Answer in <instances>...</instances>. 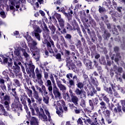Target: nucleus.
<instances>
[{"label":"nucleus","instance_id":"obj_1","mask_svg":"<svg viewBox=\"0 0 125 125\" xmlns=\"http://www.w3.org/2000/svg\"><path fill=\"white\" fill-rule=\"evenodd\" d=\"M21 47H15V51H14V55L15 57L14 58V64L15 66H13V69L14 70V72L17 74V73H19L20 72V65H21V62H20V60H21V53L22 51L23 56H24L25 58H29V54L27 53V52H30V49L28 47L27 45H26V43H22ZM26 51L27 52H26Z\"/></svg>","mask_w":125,"mask_h":125},{"label":"nucleus","instance_id":"obj_2","mask_svg":"<svg viewBox=\"0 0 125 125\" xmlns=\"http://www.w3.org/2000/svg\"><path fill=\"white\" fill-rule=\"evenodd\" d=\"M26 39L28 46L31 51V54L33 56L36 61L40 60V49L38 48V42L34 40L33 38L26 32V36H24Z\"/></svg>","mask_w":125,"mask_h":125},{"label":"nucleus","instance_id":"obj_3","mask_svg":"<svg viewBox=\"0 0 125 125\" xmlns=\"http://www.w3.org/2000/svg\"><path fill=\"white\" fill-rule=\"evenodd\" d=\"M2 59H0V62L2 65H6L8 67H12V59L14 60L15 55L13 56V52H9L6 55L1 56Z\"/></svg>","mask_w":125,"mask_h":125},{"label":"nucleus","instance_id":"obj_4","mask_svg":"<svg viewBox=\"0 0 125 125\" xmlns=\"http://www.w3.org/2000/svg\"><path fill=\"white\" fill-rule=\"evenodd\" d=\"M12 92L10 94L14 97V102L12 104L11 107L13 111H15L18 110V105H19V97L16 92V88H12Z\"/></svg>","mask_w":125,"mask_h":125},{"label":"nucleus","instance_id":"obj_5","mask_svg":"<svg viewBox=\"0 0 125 125\" xmlns=\"http://www.w3.org/2000/svg\"><path fill=\"white\" fill-rule=\"evenodd\" d=\"M10 2L9 5L6 6V11H13L14 12L15 11V8L14 6H16V8H19L21 3L20 1H17L16 0H9Z\"/></svg>","mask_w":125,"mask_h":125},{"label":"nucleus","instance_id":"obj_6","mask_svg":"<svg viewBox=\"0 0 125 125\" xmlns=\"http://www.w3.org/2000/svg\"><path fill=\"white\" fill-rule=\"evenodd\" d=\"M62 106H65V102L62 100L58 101L56 103H55L54 104V107L56 109V113L59 117H62L63 116V109L62 108Z\"/></svg>","mask_w":125,"mask_h":125},{"label":"nucleus","instance_id":"obj_7","mask_svg":"<svg viewBox=\"0 0 125 125\" xmlns=\"http://www.w3.org/2000/svg\"><path fill=\"white\" fill-rule=\"evenodd\" d=\"M75 94H76V95H78V97L82 99L80 103L81 106H82V107H83V108H85V101L83 98H86V95L85 94V92L83 91L82 90H80V89L77 88L75 91Z\"/></svg>","mask_w":125,"mask_h":125},{"label":"nucleus","instance_id":"obj_8","mask_svg":"<svg viewBox=\"0 0 125 125\" xmlns=\"http://www.w3.org/2000/svg\"><path fill=\"white\" fill-rule=\"evenodd\" d=\"M0 99H1V100H3V101H4V105L7 110H8V109H9V104H10V100H11L10 96L7 94H6L4 96V93L0 92Z\"/></svg>","mask_w":125,"mask_h":125},{"label":"nucleus","instance_id":"obj_9","mask_svg":"<svg viewBox=\"0 0 125 125\" xmlns=\"http://www.w3.org/2000/svg\"><path fill=\"white\" fill-rule=\"evenodd\" d=\"M38 23L39 24H41V27H42L43 30L44 31V32L43 33L44 39H45V40H46V39H50L49 37L50 31L47 29V26L46 24H45V23L42 21H39Z\"/></svg>","mask_w":125,"mask_h":125},{"label":"nucleus","instance_id":"obj_10","mask_svg":"<svg viewBox=\"0 0 125 125\" xmlns=\"http://www.w3.org/2000/svg\"><path fill=\"white\" fill-rule=\"evenodd\" d=\"M113 70L115 73L117 74L116 78L117 82H119V83H122L123 79L121 77V75L120 74H119V73H122L123 72V68L122 67H117L116 65H114L113 67Z\"/></svg>","mask_w":125,"mask_h":125},{"label":"nucleus","instance_id":"obj_11","mask_svg":"<svg viewBox=\"0 0 125 125\" xmlns=\"http://www.w3.org/2000/svg\"><path fill=\"white\" fill-rule=\"evenodd\" d=\"M35 87L37 89L39 90V93H41L42 96H43V95H47V94H48V92L46 91V88L44 85H42L41 88L38 85H36Z\"/></svg>","mask_w":125,"mask_h":125},{"label":"nucleus","instance_id":"obj_12","mask_svg":"<svg viewBox=\"0 0 125 125\" xmlns=\"http://www.w3.org/2000/svg\"><path fill=\"white\" fill-rule=\"evenodd\" d=\"M110 84L111 86V88L113 90V91H116V89L117 90H120L121 92L125 94V91L124 90V88L121 87L120 85H116V84L113 83H110Z\"/></svg>","mask_w":125,"mask_h":125},{"label":"nucleus","instance_id":"obj_13","mask_svg":"<svg viewBox=\"0 0 125 125\" xmlns=\"http://www.w3.org/2000/svg\"><path fill=\"white\" fill-rule=\"evenodd\" d=\"M46 86L48 87V93L49 95H50L51 96H53V94L52 93V85L51 83V81L49 80H47L46 83Z\"/></svg>","mask_w":125,"mask_h":125},{"label":"nucleus","instance_id":"obj_14","mask_svg":"<svg viewBox=\"0 0 125 125\" xmlns=\"http://www.w3.org/2000/svg\"><path fill=\"white\" fill-rule=\"evenodd\" d=\"M53 92L56 98H59V99H61V93L59 92V89L57 88L56 85H55L53 87Z\"/></svg>","mask_w":125,"mask_h":125},{"label":"nucleus","instance_id":"obj_15","mask_svg":"<svg viewBox=\"0 0 125 125\" xmlns=\"http://www.w3.org/2000/svg\"><path fill=\"white\" fill-rule=\"evenodd\" d=\"M89 106L91 107V110H94V106H97L98 104V98H95L92 102L91 100H89Z\"/></svg>","mask_w":125,"mask_h":125},{"label":"nucleus","instance_id":"obj_16","mask_svg":"<svg viewBox=\"0 0 125 125\" xmlns=\"http://www.w3.org/2000/svg\"><path fill=\"white\" fill-rule=\"evenodd\" d=\"M46 44L47 47L48 48L49 52H50V53H53V50H52V48H51V44L53 47H54V42L51 40L50 41V42H46Z\"/></svg>","mask_w":125,"mask_h":125},{"label":"nucleus","instance_id":"obj_17","mask_svg":"<svg viewBox=\"0 0 125 125\" xmlns=\"http://www.w3.org/2000/svg\"><path fill=\"white\" fill-rule=\"evenodd\" d=\"M26 59L27 65H29L30 71H34V70H35V65L32 64V61L30 59L29 56H28V58H26Z\"/></svg>","mask_w":125,"mask_h":125},{"label":"nucleus","instance_id":"obj_18","mask_svg":"<svg viewBox=\"0 0 125 125\" xmlns=\"http://www.w3.org/2000/svg\"><path fill=\"white\" fill-rule=\"evenodd\" d=\"M0 115H3L6 116H8V113L5 111L4 107H3V105L1 104H0Z\"/></svg>","mask_w":125,"mask_h":125},{"label":"nucleus","instance_id":"obj_19","mask_svg":"<svg viewBox=\"0 0 125 125\" xmlns=\"http://www.w3.org/2000/svg\"><path fill=\"white\" fill-rule=\"evenodd\" d=\"M37 116H39V119L42 121V122H47V116L43 114H41V112L39 111V114H37Z\"/></svg>","mask_w":125,"mask_h":125},{"label":"nucleus","instance_id":"obj_20","mask_svg":"<svg viewBox=\"0 0 125 125\" xmlns=\"http://www.w3.org/2000/svg\"><path fill=\"white\" fill-rule=\"evenodd\" d=\"M31 125H39V119L35 117H32L30 118Z\"/></svg>","mask_w":125,"mask_h":125},{"label":"nucleus","instance_id":"obj_21","mask_svg":"<svg viewBox=\"0 0 125 125\" xmlns=\"http://www.w3.org/2000/svg\"><path fill=\"white\" fill-rule=\"evenodd\" d=\"M84 64L87 67V69H88V70H89L90 69H92V63H91V62L90 61H85V62H84Z\"/></svg>","mask_w":125,"mask_h":125},{"label":"nucleus","instance_id":"obj_22","mask_svg":"<svg viewBox=\"0 0 125 125\" xmlns=\"http://www.w3.org/2000/svg\"><path fill=\"white\" fill-rule=\"evenodd\" d=\"M40 33H36V32H31V35L33 37H35V39L38 41V42H40L41 41V35Z\"/></svg>","mask_w":125,"mask_h":125},{"label":"nucleus","instance_id":"obj_23","mask_svg":"<svg viewBox=\"0 0 125 125\" xmlns=\"http://www.w3.org/2000/svg\"><path fill=\"white\" fill-rule=\"evenodd\" d=\"M71 97V102H73L74 104L77 106L78 105V102H79V98L75 95L72 96Z\"/></svg>","mask_w":125,"mask_h":125},{"label":"nucleus","instance_id":"obj_24","mask_svg":"<svg viewBox=\"0 0 125 125\" xmlns=\"http://www.w3.org/2000/svg\"><path fill=\"white\" fill-rule=\"evenodd\" d=\"M33 28L34 30L33 32H32V33H38L39 34H41V33H42V29H41L39 26L34 25L33 26Z\"/></svg>","mask_w":125,"mask_h":125},{"label":"nucleus","instance_id":"obj_25","mask_svg":"<svg viewBox=\"0 0 125 125\" xmlns=\"http://www.w3.org/2000/svg\"><path fill=\"white\" fill-rule=\"evenodd\" d=\"M84 118H82V120L84 121V123H85V124H86V123H87L91 125L92 121H91V120H90V118L86 117V115H85V114L84 115Z\"/></svg>","mask_w":125,"mask_h":125},{"label":"nucleus","instance_id":"obj_26","mask_svg":"<svg viewBox=\"0 0 125 125\" xmlns=\"http://www.w3.org/2000/svg\"><path fill=\"white\" fill-rule=\"evenodd\" d=\"M35 73L36 74L37 79H42V72L39 70V68H36Z\"/></svg>","mask_w":125,"mask_h":125},{"label":"nucleus","instance_id":"obj_27","mask_svg":"<svg viewBox=\"0 0 125 125\" xmlns=\"http://www.w3.org/2000/svg\"><path fill=\"white\" fill-rule=\"evenodd\" d=\"M92 91H90V92H87V96H93L94 95L93 93H96V92H97L93 86L92 87Z\"/></svg>","mask_w":125,"mask_h":125},{"label":"nucleus","instance_id":"obj_28","mask_svg":"<svg viewBox=\"0 0 125 125\" xmlns=\"http://www.w3.org/2000/svg\"><path fill=\"white\" fill-rule=\"evenodd\" d=\"M43 102L45 104H48L49 103V97L47 96V95H43Z\"/></svg>","mask_w":125,"mask_h":125},{"label":"nucleus","instance_id":"obj_29","mask_svg":"<svg viewBox=\"0 0 125 125\" xmlns=\"http://www.w3.org/2000/svg\"><path fill=\"white\" fill-rule=\"evenodd\" d=\"M100 105H101V109L102 111H105V109H106V104H105L104 103V101H102L100 103Z\"/></svg>","mask_w":125,"mask_h":125},{"label":"nucleus","instance_id":"obj_30","mask_svg":"<svg viewBox=\"0 0 125 125\" xmlns=\"http://www.w3.org/2000/svg\"><path fill=\"white\" fill-rule=\"evenodd\" d=\"M104 89L105 91L107 92V93H109V94H113V90H112V88H111V87L107 88L104 86Z\"/></svg>","mask_w":125,"mask_h":125},{"label":"nucleus","instance_id":"obj_31","mask_svg":"<svg viewBox=\"0 0 125 125\" xmlns=\"http://www.w3.org/2000/svg\"><path fill=\"white\" fill-rule=\"evenodd\" d=\"M59 24L61 28H63L64 27V24H65V21L63 19H61L58 21Z\"/></svg>","mask_w":125,"mask_h":125},{"label":"nucleus","instance_id":"obj_32","mask_svg":"<svg viewBox=\"0 0 125 125\" xmlns=\"http://www.w3.org/2000/svg\"><path fill=\"white\" fill-rule=\"evenodd\" d=\"M81 17L82 21L88 22V19H86V14H85V12H84Z\"/></svg>","mask_w":125,"mask_h":125},{"label":"nucleus","instance_id":"obj_33","mask_svg":"<svg viewBox=\"0 0 125 125\" xmlns=\"http://www.w3.org/2000/svg\"><path fill=\"white\" fill-rule=\"evenodd\" d=\"M49 28L50 29V30H51V35H55V30H56L55 29V26H54V25H50L49 26Z\"/></svg>","mask_w":125,"mask_h":125},{"label":"nucleus","instance_id":"obj_34","mask_svg":"<svg viewBox=\"0 0 125 125\" xmlns=\"http://www.w3.org/2000/svg\"><path fill=\"white\" fill-rule=\"evenodd\" d=\"M91 83L95 86H97L99 85V83H98V81L96 79V78H93L91 80Z\"/></svg>","mask_w":125,"mask_h":125},{"label":"nucleus","instance_id":"obj_35","mask_svg":"<svg viewBox=\"0 0 125 125\" xmlns=\"http://www.w3.org/2000/svg\"><path fill=\"white\" fill-rule=\"evenodd\" d=\"M109 13L111 15V16L114 22H116L118 19V17L117 16H115V14H116V13H115V12L113 13V11H110V12H109Z\"/></svg>","mask_w":125,"mask_h":125},{"label":"nucleus","instance_id":"obj_36","mask_svg":"<svg viewBox=\"0 0 125 125\" xmlns=\"http://www.w3.org/2000/svg\"><path fill=\"white\" fill-rule=\"evenodd\" d=\"M54 77L56 79L57 84L58 86L59 87L60 86L62 85V83H61V81H59V79H58V77H57V76L54 75Z\"/></svg>","mask_w":125,"mask_h":125},{"label":"nucleus","instance_id":"obj_37","mask_svg":"<svg viewBox=\"0 0 125 125\" xmlns=\"http://www.w3.org/2000/svg\"><path fill=\"white\" fill-rule=\"evenodd\" d=\"M33 106L37 114H40V110H39V107H38V106L37 105V104L35 103H33Z\"/></svg>","mask_w":125,"mask_h":125},{"label":"nucleus","instance_id":"obj_38","mask_svg":"<svg viewBox=\"0 0 125 125\" xmlns=\"http://www.w3.org/2000/svg\"><path fill=\"white\" fill-rule=\"evenodd\" d=\"M65 39L68 40L69 42H71V40H72V35L69 34H66L64 36Z\"/></svg>","mask_w":125,"mask_h":125},{"label":"nucleus","instance_id":"obj_39","mask_svg":"<svg viewBox=\"0 0 125 125\" xmlns=\"http://www.w3.org/2000/svg\"><path fill=\"white\" fill-rule=\"evenodd\" d=\"M122 111V109L121 106L118 105L117 107H115L114 108L113 112L114 113H118V112H121Z\"/></svg>","mask_w":125,"mask_h":125},{"label":"nucleus","instance_id":"obj_40","mask_svg":"<svg viewBox=\"0 0 125 125\" xmlns=\"http://www.w3.org/2000/svg\"><path fill=\"white\" fill-rule=\"evenodd\" d=\"M35 99L36 100V102L39 103V104H42V98L39 96L36 98Z\"/></svg>","mask_w":125,"mask_h":125},{"label":"nucleus","instance_id":"obj_41","mask_svg":"<svg viewBox=\"0 0 125 125\" xmlns=\"http://www.w3.org/2000/svg\"><path fill=\"white\" fill-rule=\"evenodd\" d=\"M44 111L45 112V114L46 115H47V116H48V121L49 122H50V113H49V111H48V109H44Z\"/></svg>","mask_w":125,"mask_h":125},{"label":"nucleus","instance_id":"obj_42","mask_svg":"<svg viewBox=\"0 0 125 125\" xmlns=\"http://www.w3.org/2000/svg\"><path fill=\"white\" fill-rule=\"evenodd\" d=\"M65 28L68 30V31H72L73 30V27L69 23H66Z\"/></svg>","mask_w":125,"mask_h":125},{"label":"nucleus","instance_id":"obj_43","mask_svg":"<svg viewBox=\"0 0 125 125\" xmlns=\"http://www.w3.org/2000/svg\"><path fill=\"white\" fill-rule=\"evenodd\" d=\"M27 95H28L29 97H32L33 91H32V90L27 89Z\"/></svg>","mask_w":125,"mask_h":125},{"label":"nucleus","instance_id":"obj_44","mask_svg":"<svg viewBox=\"0 0 125 125\" xmlns=\"http://www.w3.org/2000/svg\"><path fill=\"white\" fill-rule=\"evenodd\" d=\"M36 82L38 83L40 85H43V82H42V78L37 79Z\"/></svg>","mask_w":125,"mask_h":125},{"label":"nucleus","instance_id":"obj_45","mask_svg":"<svg viewBox=\"0 0 125 125\" xmlns=\"http://www.w3.org/2000/svg\"><path fill=\"white\" fill-rule=\"evenodd\" d=\"M77 87L78 88H80V89H82V88H83V83L82 82H79L77 84Z\"/></svg>","mask_w":125,"mask_h":125},{"label":"nucleus","instance_id":"obj_46","mask_svg":"<svg viewBox=\"0 0 125 125\" xmlns=\"http://www.w3.org/2000/svg\"><path fill=\"white\" fill-rule=\"evenodd\" d=\"M99 11L100 13H102V12L106 11V9L103 7H101V6H99Z\"/></svg>","mask_w":125,"mask_h":125},{"label":"nucleus","instance_id":"obj_47","mask_svg":"<svg viewBox=\"0 0 125 125\" xmlns=\"http://www.w3.org/2000/svg\"><path fill=\"white\" fill-rule=\"evenodd\" d=\"M13 34L16 38H19V39H20L21 38V36H20V35H19V31H15L14 32Z\"/></svg>","mask_w":125,"mask_h":125},{"label":"nucleus","instance_id":"obj_48","mask_svg":"<svg viewBox=\"0 0 125 125\" xmlns=\"http://www.w3.org/2000/svg\"><path fill=\"white\" fill-rule=\"evenodd\" d=\"M0 15L1 17L3 19L6 18V14H5V12L4 11H2L0 12Z\"/></svg>","mask_w":125,"mask_h":125},{"label":"nucleus","instance_id":"obj_49","mask_svg":"<svg viewBox=\"0 0 125 125\" xmlns=\"http://www.w3.org/2000/svg\"><path fill=\"white\" fill-rule=\"evenodd\" d=\"M24 108L28 116L31 115V112L29 111V108H28V106L26 105H24Z\"/></svg>","mask_w":125,"mask_h":125},{"label":"nucleus","instance_id":"obj_50","mask_svg":"<svg viewBox=\"0 0 125 125\" xmlns=\"http://www.w3.org/2000/svg\"><path fill=\"white\" fill-rule=\"evenodd\" d=\"M63 13L64 14L65 16H67V19H68V21H70L72 19V15H71V14H68H68H67L65 12H64Z\"/></svg>","mask_w":125,"mask_h":125},{"label":"nucleus","instance_id":"obj_51","mask_svg":"<svg viewBox=\"0 0 125 125\" xmlns=\"http://www.w3.org/2000/svg\"><path fill=\"white\" fill-rule=\"evenodd\" d=\"M50 79L54 85V86L55 85H56V84H55V80H54V77H53V76L51 75L50 76Z\"/></svg>","mask_w":125,"mask_h":125},{"label":"nucleus","instance_id":"obj_52","mask_svg":"<svg viewBox=\"0 0 125 125\" xmlns=\"http://www.w3.org/2000/svg\"><path fill=\"white\" fill-rule=\"evenodd\" d=\"M68 106L70 107V108L72 110H76V109H77V107H75L74 104H68Z\"/></svg>","mask_w":125,"mask_h":125},{"label":"nucleus","instance_id":"obj_53","mask_svg":"<svg viewBox=\"0 0 125 125\" xmlns=\"http://www.w3.org/2000/svg\"><path fill=\"white\" fill-rule=\"evenodd\" d=\"M60 90H62L63 91L66 90V86H65L64 85L62 84L59 87Z\"/></svg>","mask_w":125,"mask_h":125},{"label":"nucleus","instance_id":"obj_54","mask_svg":"<svg viewBox=\"0 0 125 125\" xmlns=\"http://www.w3.org/2000/svg\"><path fill=\"white\" fill-rule=\"evenodd\" d=\"M14 82L17 86H20V82L17 79H14Z\"/></svg>","mask_w":125,"mask_h":125},{"label":"nucleus","instance_id":"obj_55","mask_svg":"<svg viewBox=\"0 0 125 125\" xmlns=\"http://www.w3.org/2000/svg\"><path fill=\"white\" fill-rule=\"evenodd\" d=\"M119 58H121V56H120V54H119V53L116 54V56L115 58V62H118V61H119Z\"/></svg>","mask_w":125,"mask_h":125},{"label":"nucleus","instance_id":"obj_56","mask_svg":"<svg viewBox=\"0 0 125 125\" xmlns=\"http://www.w3.org/2000/svg\"><path fill=\"white\" fill-rule=\"evenodd\" d=\"M103 98L104 101H105L107 104L109 103L110 100H109V98L107 97V96H104Z\"/></svg>","mask_w":125,"mask_h":125},{"label":"nucleus","instance_id":"obj_57","mask_svg":"<svg viewBox=\"0 0 125 125\" xmlns=\"http://www.w3.org/2000/svg\"><path fill=\"white\" fill-rule=\"evenodd\" d=\"M30 110H31V114H32V116H36V115H38L37 114V112H36V113H35V109L34 108H33L32 107H30Z\"/></svg>","mask_w":125,"mask_h":125},{"label":"nucleus","instance_id":"obj_58","mask_svg":"<svg viewBox=\"0 0 125 125\" xmlns=\"http://www.w3.org/2000/svg\"><path fill=\"white\" fill-rule=\"evenodd\" d=\"M39 96H40L39 95V92L37 91V92H34L33 93V97L34 98H37V97H39Z\"/></svg>","mask_w":125,"mask_h":125},{"label":"nucleus","instance_id":"obj_59","mask_svg":"<svg viewBox=\"0 0 125 125\" xmlns=\"http://www.w3.org/2000/svg\"><path fill=\"white\" fill-rule=\"evenodd\" d=\"M56 58L58 59L59 61H61V54H58L56 55Z\"/></svg>","mask_w":125,"mask_h":125},{"label":"nucleus","instance_id":"obj_60","mask_svg":"<svg viewBox=\"0 0 125 125\" xmlns=\"http://www.w3.org/2000/svg\"><path fill=\"white\" fill-rule=\"evenodd\" d=\"M7 88H8V91H10L11 90V85H12V83H10V84L7 83Z\"/></svg>","mask_w":125,"mask_h":125},{"label":"nucleus","instance_id":"obj_61","mask_svg":"<svg viewBox=\"0 0 125 125\" xmlns=\"http://www.w3.org/2000/svg\"><path fill=\"white\" fill-rule=\"evenodd\" d=\"M26 100L28 103V106H31V104H32V101H31V99H30L29 98H27Z\"/></svg>","mask_w":125,"mask_h":125},{"label":"nucleus","instance_id":"obj_62","mask_svg":"<svg viewBox=\"0 0 125 125\" xmlns=\"http://www.w3.org/2000/svg\"><path fill=\"white\" fill-rule=\"evenodd\" d=\"M56 18H57L58 21L60 20V19H62L61 18V15H60L59 14H56Z\"/></svg>","mask_w":125,"mask_h":125},{"label":"nucleus","instance_id":"obj_63","mask_svg":"<svg viewBox=\"0 0 125 125\" xmlns=\"http://www.w3.org/2000/svg\"><path fill=\"white\" fill-rule=\"evenodd\" d=\"M97 117H98V114L95 113L93 116H92V118L94 120V119H97Z\"/></svg>","mask_w":125,"mask_h":125},{"label":"nucleus","instance_id":"obj_64","mask_svg":"<svg viewBox=\"0 0 125 125\" xmlns=\"http://www.w3.org/2000/svg\"><path fill=\"white\" fill-rule=\"evenodd\" d=\"M66 78L70 80V78H73V74L71 73H69L66 75Z\"/></svg>","mask_w":125,"mask_h":125}]
</instances>
